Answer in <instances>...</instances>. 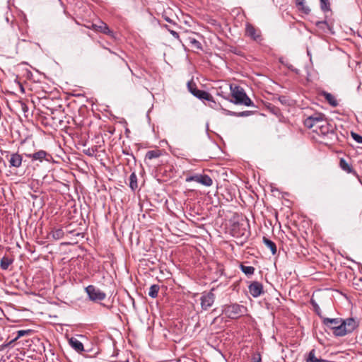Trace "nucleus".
I'll use <instances>...</instances> for the list:
<instances>
[{
	"label": "nucleus",
	"mask_w": 362,
	"mask_h": 362,
	"mask_svg": "<svg viewBox=\"0 0 362 362\" xmlns=\"http://www.w3.org/2000/svg\"><path fill=\"white\" fill-rule=\"evenodd\" d=\"M247 311L246 307L238 303L224 305L222 307V314L230 319H238Z\"/></svg>",
	"instance_id": "7ed1b4c3"
},
{
	"label": "nucleus",
	"mask_w": 362,
	"mask_h": 362,
	"mask_svg": "<svg viewBox=\"0 0 362 362\" xmlns=\"http://www.w3.org/2000/svg\"><path fill=\"white\" fill-rule=\"evenodd\" d=\"M21 108L25 113L28 111V107L25 103H21Z\"/></svg>",
	"instance_id": "c9c22d12"
},
{
	"label": "nucleus",
	"mask_w": 362,
	"mask_h": 362,
	"mask_svg": "<svg viewBox=\"0 0 362 362\" xmlns=\"http://www.w3.org/2000/svg\"><path fill=\"white\" fill-rule=\"evenodd\" d=\"M33 332L34 331L33 329H30L18 330L17 332V336L14 339H13L12 340H11L8 342L3 344L1 346V349H4L10 346L11 344H13L15 341H16L21 337L30 335L32 333H33Z\"/></svg>",
	"instance_id": "9d476101"
},
{
	"label": "nucleus",
	"mask_w": 362,
	"mask_h": 362,
	"mask_svg": "<svg viewBox=\"0 0 362 362\" xmlns=\"http://www.w3.org/2000/svg\"><path fill=\"white\" fill-rule=\"evenodd\" d=\"M230 89L233 98V100H230L231 103L236 105H244L247 107L254 106L253 102L247 95L243 88L237 86L233 87L232 85H230Z\"/></svg>",
	"instance_id": "f03ea898"
},
{
	"label": "nucleus",
	"mask_w": 362,
	"mask_h": 362,
	"mask_svg": "<svg viewBox=\"0 0 362 362\" xmlns=\"http://www.w3.org/2000/svg\"><path fill=\"white\" fill-rule=\"evenodd\" d=\"M64 234L62 228H55L50 232L49 235H51L54 240H57L62 239Z\"/></svg>",
	"instance_id": "6ab92c4d"
},
{
	"label": "nucleus",
	"mask_w": 362,
	"mask_h": 362,
	"mask_svg": "<svg viewBox=\"0 0 362 362\" xmlns=\"http://www.w3.org/2000/svg\"><path fill=\"white\" fill-rule=\"evenodd\" d=\"M320 8L324 12L330 11V5L329 0H320Z\"/></svg>",
	"instance_id": "cd10ccee"
},
{
	"label": "nucleus",
	"mask_w": 362,
	"mask_h": 362,
	"mask_svg": "<svg viewBox=\"0 0 362 362\" xmlns=\"http://www.w3.org/2000/svg\"><path fill=\"white\" fill-rule=\"evenodd\" d=\"M160 154L161 153L159 150L148 151L146 154L145 158L151 160L153 158H158L160 156Z\"/></svg>",
	"instance_id": "393cba45"
},
{
	"label": "nucleus",
	"mask_w": 362,
	"mask_h": 362,
	"mask_svg": "<svg viewBox=\"0 0 362 362\" xmlns=\"http://www.w3.org/2000/svg\"><path fill=\"white\" fill-rule=\"evenodd\" d=\"M324 122H325V115L317 113L307 117L304 121V124L309 129H315L317 128V125L322 124Z\"/></svg>",
	"instance_id": "423d86ee"
},
{
	"label": "nucleus",
	"mask_w": 362,
	"mask_h": 362,
	"mask_svg": "<svg viewBox=\"0 0 362 362\" xmlns=\"http://www.w3.org/2000/svg\"><path fill=\"white\" fill-rule=\"evenodd\" d=\"M310 303H311V305H313V308H314V310H315V313H317L320 317V316H322V315H320V311H321V310H320V306L317 305V303H316L313 299H311V300H310Z\"/></svg>",
	"instance_id": "7c9ffc66"
},
{
	"label": "nucleus",
	"mask_w": 362,
	"mask_h": 362,
	"mask_svg": "<svg viewBox=\"0 0 362 362\" xmlns=\"http://www.w3.org/2000/svg\"><path fill=\"white\" fill-rule=\"evenodd\" d=\"M211 103L209 104L210 107H213V108H215L216 107V104L214 105V103L213 102H210Z\"/></svg>",
	"instance_id": "a19ab883"
},
{
	"label": "nucleus",
	"mask_w": 362,
	"mask_h": 362,
	"mask_svg": "<svg viewBox=\"0 0 362 362\" xmlns=\"http://www.w3.org/2000/svg\"><path fill=\"white\" fill-rule=\"evenodd\" d=\"M13 263V259L8 257L4 256L0 260V267L2 269L6 270Z\"/></svg>",
	"instance_id": "aec40b11"
},
{
	"label": "nucleus",
	"mask_w": 362,
	"mask_h": 362,
	"mask_svg": "<svg viewBox=\"0 0 362 362\" xmlns=\"http://www.w3.org/2000/svg\"><path fill=\"white\" fill-rule=\"evenodd\" d=\"M47 155L48 153L44 150H40L33 153L25 154L32 161L38 160L40 162H42L44 159L47 160L48 159L46 158Z\"/></svg>",
	"instance_id": "4468645a"
},
{
	"label": "nucleus",
	"mask_w": 362,
	"mask_h": 362,
	"mask_svg": "<svg viewBox=\"0 0 362 362\" xmlns=\"http://www.w3.org/2000/svg\"><path fill=\"white\" fill-rule=\"evenodd\" d=\"M246 35L255 41L262 40L260 31L250 24L246 25Z\"/></svg>",
	"instance_id": "f8f14e48"
},
{
	"label": "nucleus",
	"mask_w": 362,
	"mask_h": 362,
	"mask_svg": "<svg viewBox=\"0 0 362 362\" xmlns=\"http://www.w3.org/2000/svg\"><path fill=\"white\" fill-rule=\"evenodd\" d=\"M298 9L303 12L305 14H309L310 12V9L308 6H307L305 3H302L301 4H298L297 6Z\"/></svg>",
	"instance_id": "bb28decb"
},
{
	"label": "nucleus",
	"mask_w": 362,
	"mask_h": 362,
	"mask_svg": "<svg viewBox=\"0 0 362 362\" xmlns=\"http://www.w3.org/2000/svg\"><path fill=\"white\" fill-rule=\"evenodd\" d=\"M322 95L324 96L325 100L328 102V103L332 107H337L338 105L337 100L335 97L327 92L324 91Z\"/></svg>",
	"instance_id": "dca6fc26"
},
{
	"label": "nucleus",
	"mask_w": 362,
	"mask_h": 362,
	"mask_svg": "<svg viewBox=\"0 0 362 362\" xmlns=\"http://www.w3.org/2000/svg\"><path fill=\"white\" fill-rule=\"evenodd\" d=\"M186 182H196L206 187H210L213 184L212 179L205 174H195L187 177Z\"/></svg>",
	"instance_id": "0eeeda50"
},
{
	"label": "nucleus",
	"mask_w": 362,
	"mask_h": 362,
	"mask_svg": "<svg viewBox=\"0 0 362 362\" xmlns=\"http://www.w3.org/2000/svg\"><path fill=\"white\" fill-rule=\"evenodd\" d=\"M165 29L168 30V31L176 39H179V34L176 31L171 30L168 25H164L163 26Z\"/></svg>",
	"instance_id": "72a5a7b5"
},
{
	"label": "nucleus",
	"mask_w": 362,
	"mask_h": 362,
	"mask_svg": "<svg viewBox=\"0 0 362 362\" xmlns=\"http://www.w3.org/2000/svg\"><path fill=\"white\" fill-rule=\"evenodd\" d=\"M351 137L353 138V139L357 142L358 144H362V136L358 134L357 133H355V132H351Z\"/></svg>",
	"instance_id": "2f4dec72"
},
{
	"label": "nucleus",
	"mask_w": 362,
	"mask_h": 362,
	"mask_svg": "<svg viewBox=\"0 0 362 362\" xmlns=\"http://www.w3.org/2000/svg\"><path fill=\"white\" fill-rule=\"evenodd\" d=\"M241 271L246 275H252L255 272V268L252 266L240 265Z\"/></svg>",
	"instance_id": "a878e982"
},
{
	"label": "nucleus",
	"mask_w": 362,
	"mask_h": 362,
	"mask_svg": "<svg viewBox=\"0 0 362 362\" xmlns=\"http://www.w3.org/2000/svg\"><path fill=\"white\" fill-rule=\"evenodd\" d=\"M85 291L90 300L99 303L106 298V293L93 285H88L85 288Z\"/></svg>",
	"instance_id": "39448f33"
},
{
	"label": "nucleus",
	"mask_w": 362,
	"mask_h": 362,
	"mask_svg": "<svg viewBox=\"0 0 362 362\" xmlns=\"http://www.w3.org/2000/svg\"><path fill=\"white\" fill-rule=\"evenodd\" d=\"M214 289H211L208 293H203L201 298V307L203 310H206L211 308L215 300V295L213 293Z\"/></svg>",
	"instance_id": "6e6552de"
},
{
	"label": "nucleus",
	"mask_w": 362,
	"mask_h": 362,
	"mask_svg": "<svg viewBox=\"0 0 362 362\" xmlns=\"http://www.w3.org/2000/svg\"><path fill=\"white\" fill-rule=\"evenodd\" d=\"M92 28L93 30L98 32H100L102 33L112 35L113 32L109 28L108 25L104 22H100L99 24L93 23L92 25Z\"/></svg>",
	"instance_id": "ddd939ff"
},
{
	"label": "nucleus",
	"mask_w": 362,
	"mask_h": 362,
	"mask_svg": "<svg viewBox=\"0 0 362 362\" xmlns=\"http://www.w3.org/2000/svg\"><path fill=\"white\" fill-rule=\"evenodd\" d=\"M129 187L134 191L138 187L137 177L134 172H133L129 176Z\"/></svg>",
	"instance_id": "5701e85b"
},
{
	"label": "nucleus",
	"mask_w": 362,
	"mask_h": 362,
	"mask_svg": "<svg viewBox=\"0 0 362 362\" xmlns=\"http://www.w3.org/2000/svg\"><path fill=\"white\" fill-rule=\"evenodd\" d=\"M187 88L189 91L198 99L213 102L214 105H216V102L214 100L213 96L205 90L198 89L194 83L189 81L187 83Z\"/></svg>",
	"instance_id": "20e7f679"
},
{
	"label": "nucleus",
	"mask_w": 362,
	"mask_h": 362,
	"mask_svg": "<svg viewBox=\"0 0 362 362\" xmlns=\"http://www.w3.org/2000/svg\"><path fill=\"white\" fill-rule=\"evenodd\" d=\"M253 362H260L261 361V356L259 354H258L256 356H254L252 358Z\"/></svg>",
	"instance_id": "e433bc0d"
},
{
	"label": "nucleus",
	"mask_w": 362,
	"mask_h": 362,
	"mask_svg": "<svg viewBox=\"0 0 362 362\" xmlns=\"http://www.w3.org/2000/svg\"><path fill=\"white\" fill-rule=\"evenodd\" d=\"M263 243L271 250L272 255H275L276 253V246L273 241L264 236Z\"/></svg>",
	"instance_id": "a211bd4d"
},
{
	"label": "nucleus",
	"mask_w": 362,
	"mask_h": 362,
	"mask_svg": "<svg viewBox=\"0 0 362 362\" xmlns=\"http://www.w3.org/2000/svg\"><path fill=\"white\" fill-rule=\"evenodd\" d=\"M305 0H296V6L298 4H301L302 3H305Z\"/></svg>",
	"instance_id": "58836bf2"
},
{
	"label": "nucleus",
	"mask_w": 362,
	"mask_h": 362,
	"mask_svg": "<svg viewBox=\"0 0 362 362\" xmlns=\"http://www.w3.org/2000/svg\"><path fill=\"white\" fill-rule=\"evenodd\" d=\"M306 362H327L326 360L324 359H319L315 357V350L312 349L308 356V358L306 359Z\"/></svg>",
	"instance_id": "412c9836"
},
{
	"label": "nucleus",
	"mask_w": 362,
	"mask_h": 362,
	"mask_svg": "<svg viewBox=\"0 0 362 362\" xmlns=\"http://www.w3.org/2000/svg\"><path fill=\"white\" fill-rule=\"evenodd\" d=\"M339 165L341 168L347 173L354 172L352 167L344 158L340 159Z\"/></svg>",
	"instance_id": "4be33fe9"
},
{
	"label": "nucleus",
	"mask_w": 362,
	"mask_h": 362,
	"mask_svg": "<svg viewBox=\"0 0 362 362\" xmlns=\"http://www.w3.org/2000/svg\"><path fill=\"white\" fill-rule=\"evenodd\" d=\"M189 42L192 45L197 49H202L201 43L194 38H189Z\"/></svg>",
	"instance_id": "473e14b6"
},
{
	"label": "nucleus",
	"mask_w": 362,
	"mask_h": 362,
	"mask_svg": "<svg viewBox=\"0 0 362 362\" xmlns=\"http://www.w3.org/2000/svg\"><path fill=\"white\" fill-rule=\"evenodd\" d=\"M86 154L88 155V156H92L93 155V153L90 151V149H88V151L86 152Z\"/></svg>",
	"instance_id": "79ce46f5"
},
{
	"label": "nucleus",
	"mask_w": 362,
	"mask_h": 362,
	"mask_svg": "<svg viewBox=\"0 0 362 362\" xmlns=\"http://www.w3.org/2000/svg\"><path fill=\"white\" fill-rule=\"evenodd\" d=\"M278 100L283 105H289V99L285 95L279 96Z\"/></svg>",
	"instance_id": "f704fd0d"
},
{
	"label": "nucleus",
	"mask_w": 362,
	"mask_h": 362,
	"mask_svg": "<svg viewBox=\"0 0 362 362\" xmlns=\"http://www.w3.org/2000/svg\"><path fill=\"white\" fill-rule=\"evenodd\" d=\"M280 62L284 66H286L288 69L296 73V74H299V70L298 69L294 68L293 66L289 64L288 62H284L283 59H280Z\"/></svg>",
	"instance_id": "c85d7f7f"
},
{
	"label": "nucleus",
	"mask_w": 362,
	"mask_h": 362,
	"mask_svg": "<svg viewBox=\"0 0 362 362\" xmlns=\"http://www.w3.org/2000/svg\"><path fill=\"white\" fill-rule=\"evenodd\" d=\"M313 131L317 132V134H328L329 132V124L325 121L322 124L317 125V128L314 129Z\"/></svg>",
	"instance_id": "f3484780"
},
{
	"label": "nucleus",
	"mask_w": 362,
	"mask_h": 362,
	"mask_svg": "<svg viewBox=\"0 0 362 362\" xmlns=\"http://www.w3.org/2000/svg\"><path fill=\"white\" fill-rule=\"evenodd\" d=\"M250 293L254 297L257 298L263 293V286L258 281H253L248 287Z\"/></svg>",
	"instance_id": "1a4fd4ad"
},
{
	"label": "nucleus",
	"mask_w": 362,
	"mask_h": 362,
	"mask_svg": "<svg viewBox=\"0 0 362 362\" xmlns=\"http://www.w3.org/2000/svg\"><path fill=\"white\" fill-rule=\"evenodd\" d=\"M71 346L76 351L81 352L83 351V344L76 338L71 337L69 341Z\"/></svg>",
	"instance_id": "2eb2a0df"
},
{
	"label": "nucleus",
	"mask_w": 362,
	"mask_h": 362,
	"mask_svg": "<svg viewBox=\"0 0 362 362\" xmlns=\"http://www.w3.org/2000/svg\"><path fill=\"white\" fill-rule=\"evenodd\" d=\"M23 162V157L18 153H12L10 154L8 159L9 166L11 168H18L21 166Z\"/></svg>",
	"instance_id": "9b49d317"
},
{
	"label": "nucleus",
	"mask_w": 362,
	"mask_h": 362,
	"mask_svg": "<svg viewBox=\"0 0 362 362\" xmlns=\"http://www.w3.org/2000/svg\"><path fill=\"white\" fill-rule=\"evenodd\" d=\"M323 325L331 330L335 337H344L352 333L358 327V322L353 318H329L320 316Z\"/></svg>",
	"instance_id": "f257e3e1"
},
{
	"label": "nucleus",
	"mask_w": 362,
	"mask_h": 362,
	"mask_svg": "<svg viewBox=\"0 0 362 362\" xmlns=\"http://www.w3.org/2000/svg\"><path fill=\"white\" fill-rule=\"evenodd\" d=\"M164 19H165L167 22H168V23H173V25H175V24H176V23H175L173 21H172L169 17L165 16V17H164Z\"/></svg>",
	"instance_id": "4c0bfd02"
},
{
	"label": "nucleus",
	"mask_w": 362,
	"mask_h": 362,
	"mask_svg": "<svg viewBox=\"0 0 362 362\" xmlns=\"http://www.w3.org/2000/svg\"><path fill=\"white\" fill-rule=\"evenodd\" d=\"M321 23L327 24V22L325 21H318L316 23V25H319Z\"/></svg>",
	"instance_id": "ea45409f"
},
{
	"label": "nucleus",
	"mask_w": 362,
	"mask_h": 362,
	"mask_svg": "<svg viewBox=\"0 0 362 362\" xmlns=\"http://www.w3.org/2000/svg\"><path fill=\"white\" fill-rule=\"evenodd\" d=\"M160 290V286L158 284H153L149 288L148 296L152 298H156L158 296Z\"/></svg>",
	"instance_id": "b1692460"
},
{
	"label": "nucleus",
	"mask_w": 362,
	"mask_h": 362,
	"mask_svg": "<svg viewBox=\"0 0 362 362\" xmlns=\"http://www.w3.org/2000/svg\"><path fill=\"white\" fill-rule=\"evenodd\" d=\"M228 114L229 115H233V116H238V117H245V116L249 115V112L244 111V112H235L228 111Z\"/></svg>",
	"instance_id": "c756f323"
},
{
	"label": "nucleus",
	"mask_w": 362,
	"mask_h": 362,
	"mask_svg": "<svg viewBox=\"0 0 362 362\" xmlns=\"http://www.w3.org/2000/svg\"><path fill=\"white\" fill-rule=\"evenodd\" d=\"M246 230H245L244 232L242 233L241 235H245Z\"/></svg>",
	"instance_id": "37998d69"
}]
</instances>
